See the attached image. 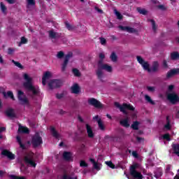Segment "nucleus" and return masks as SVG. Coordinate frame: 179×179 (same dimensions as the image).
<instances>
[{
    "label": "nucleus",
    "mask_w": 179,
    "mask_h": 179,
    "mask_svg": "<svg viewBox=\"0 0 179 179\" xmlns=\"http://www.w3.org/2000/svg\"><path fill=\"white\" fill-rule=\"evenodd\" d=\"M163 139H165L166 141H171V139L170 138V134H165L163 135Z\"/></svg>",
    "instance_id": "nucleus-52"
},
{
    "label": "nucleus",
    "mask_w": 179,
    "mask_h": 179,
    "mask_svg": "<svg viewBox=\"0 0 179 179\" xmlns=\"http://www.w3.org/2000/svg\"><path fill=\"white\" fill-rule=\"evenodd\" d=\"M145 99L146 101H148L150 104H152V106H155V101L152 99V98L149 95H145Z\"/></svg>",
    "instance_id": "nucleus-35"
},
{
    "label": "nucleus",
    "mask_w": 179,
    "mask_h": 179,
    "mask_svg": "<svg viewBox=\"0 0 179 179\" xmlns=\"http://www.w3.org/2000/svg\"><path fill=\"white\" fill-rule=\"evenodd\" d=\"M1 155L3 156H6L10 160H15V155H13L11 152L8 150H3L1 152Z\"/></svg>",
    "instance_id": "nucleus-14"
},
{
    "label": "nucleus",
    "mask_w": 179,
    "mask_h": 179,
    "mask_svg": "<svg viewBox=\"0 0 179 179\" xmlns=\"http://www.w3.org/2000/svg\"><path fill=\"white\" fill-rule=\"evenodd\" d=\"M48 86L50 89H57L62 86V81L61 80H52L49 83Z\"/></svg>",
    "instance_id": "nucleus-10"
},
{
    "label": "nucleus",
    "mask_w": 179,
    "mask_h": 179,
    "mask_svg": "<svg viewBox=\"0 0 179 179\" xmlns=\"http://www.w3.org/2000/svg\"><path fill=\"white\" fill-rule=\"evenodd\" d=\"M136 58L138 64L143 66L144 71H148V72H157L159 71V62H153L152 69H150L149 63L145 62L142 57L136 56Z\"/></svg>",
    "instance_id": "nucleus-2"
},
{
    "label": "nucleus",
    "mask_w": 179,
    "mask_h": 179,
    "mask_svg": "<svg viewBox=\"0 0 179 179\" xmlns=\"http://www.w3.org/2000/svg\"><path fill=\"white\" fill-rule=\"evenodd\" d=\"M99 58L100 59H104L106 58V55L103 53H99Z\"/></svg>",
    "instance_id": "nucleus-62"
},
{
    "label": "nucleus",
    "mask_w": 179,
    "mask_h": 179,
    "mask_svg": "<svg viewBox=\"0 0 179 179\" xmlns=\"http://www.w3.org/2000/svg\"><path fill=\"white\" fill-rule=\"evenodd\" d=\"M158 8L161 9L162 10H166V7H164L163 5L158 6Z\"/></svg>",
    "instance_id": "nucleus-63"
},
{
    "label": "nucleus",
    "mask_w": 179,
    "mask_h": 179,
    "mask_svg": "<svg viewBox=\"0 0 179 179\" xmlns=\"http://www.w3.org/2000/svg\"><path fill=\"white\" fill-rule=\"evenodd\" d=\"M49 38L52 40H57V38H60L61 34L54 31L53 30L48 31Z\"/></svg>",
    "instance_id": "nucleus-13"
},
{
    "label": "nucleus",
    "mask_w": 179,
    "mask_h": 179,
    "mask_svg": "<svg viewBox=\"0 0 179 179\" xmlns=\"http://www.w3.org/2000/svg\"><path fill=\"white\" fill-rule=\"evenodd\" d=\"M50 132L54 138H55L56 139H59V134H58V131H57L55 127H51Z\"/></svg>",
    "instance_id": "nucleus-20"
},
{
    "label": "nucleus",
    "mask_w": 179,
    "mask_h": 179,
    "mask_svg": "<svg viewBox=\"0 0 179 179\" xmlns=\"http://www.w3.org/2000/svg\"><path fill=\"white\" fill-rule=\"evenodd\" d=\"M173 89H174V85H169L168 87L169 92H173Z\"/></svg>",
    "instance_id": "nucleus-61"
},
{
    "label": "nucleus",
    "mask_w": 179,
    "mask_h": 179,
    "mask_svg": "<svg viewBox=\"0 0 179 179\" xmlns=\"http://www.w3.org/2000/svg\"><path fill=\"white\" fill-rule=\"evenodd\" d=\"M119 29H120V30H122V31H127V33H136L138 31V30L134 28L127 26L124 27L122 25H120Z\"/></svg>",
    "instance_id": "nucleus-12"
},
{
    "label": "nucleus",
    "mask_w": 179,
    "mask_h": 179,
    "mask_svg": "<svg viewBox=\"0 0 179 179\" xmlns=\"http://www.w3.org/2000/svg\"><path fill=\"white\" fill-rule=\"evenodd\" d=\"M148 22H150L152 26V30L153 31H156L157 30V27H156V22L153 19H149L148 20Z\"/></svg>",
    "instance_id": "nucleus-30"
},
{
    "label": "nucleus",
    "mask_w": 179,
    "mask_h": 179,
    "mask_svg": "<svg viewBox=\"0 0 179 179\" xmlns=\"http://www.w3.org/2000/svg\"><path fill=\"white\" fill-rule=\"evenodd\" d=\"M138 167V164H134L130 166V176L133 179H143V175L136 171Z\"/></svg>",
    "instance_id": "nucleus-4"
},
{
    "label": "nucleus",
    "mask_w": 179,
    "mask_h": 179,
    "mask_svg": "<svg viewBox=\"0 0 179 179\" xmlns=\"http://www.w3.org/2000/svg\"><path fill=\"white\" fill-rule=\"evenodd\" d=\"M85 149H86V145H85V144H81L78 148L79 153H85Z\"/></svg>",
    "instance_id": "nucleus-38"
},
{
    "label": "nucleus",
    "mask_w": 179,
    "mask_h": 179,
    "mask_svg": "<svg viewBox=\"0 0 179 179\" xmlns=\"http://www.w3.org/2000/svg\"><path fill=\"white\" fill-rule=\"evenodd\" d=\"M115 15L117 16V18L119 20H122V15L121 14V13H120V11L117 10H115Z\"/></svg>",
    "instance_id": "nucleus-39"
},
{
    "label": "nucleus",
    "mask_w": 179,
    "mask_h": 179,
    "mask_svg": "<svg viewBox=\"0 0 179 179\" xmlns=\"http://www.w3.org/2000/svg\"><path fill=\"white\" fill-rule=\"evenodd\" d=\"M173 179H179V169L178 170V174H176L175 176V177L173 178Z\"/></svg>",
    "instance_id": "nucleus-64"
},
{
    "label": "nucleus",
    "mask_w": 179,
    "mask_h": 179,
    "mask_svg": "<svg viewBox=\"0 0 179 179\" xmlns=\"http://www.w3.org/2000/svg\"><path fill=\"white\" fill-rule=\"evenodd\" d=\"M14 52H15V49H13L12 48H9L8 49V55H12V54H13Z\"/></svg>",
    "instance_id": "nucleus-55"
},
{
    "label": "nucleus",
    "mask_w": 179,
    "mask_h": 179,
    "mask_svg": "<svg viewBox=\"0 0 179 179\" xmlns=\"http://www.w3.org/2000/svg\"><path fill=\"white\" fill-rule=\"evenodd\" d=\"M98 127L101 131H104L106 129V127H104V124H103V121H101V119H99L98 120Z\"/></svg>",
    "instance_id": "nucleus-33"
},
{
    "label": "nucleus",
    "mask_w": 179,
    "mask_h": 179,
    "mask_svg": "<svg viewBox=\"0 0 179 179\" xmlns=\"http://www.w3.org/2000/svg\"><path fill=\"white\" fill-rule=\"evenodd\" d=\"M100 40V43L102 45H106V44L107 43V40H106V38L101 37L99 38Z\"/></svg>",
    "instance_id": "nucleus-51"
},
{
    "label": "nucleus",
    "mask_w": 179,
    "mask_h": 179,
    "mask_svg": "<svg viewBox=\"0 0 179 179\" xmlns=\"http://www.w3.org/2000/svg\"><path fill=\"white\" fill-rule=\"evenodd\" d=\"M137 12L140 13V15H148V10H146L145 8H141V7H138L136 8Z\"/></svg>",
    "instance_id": "nucleus-31"
},
{
    "label": "nucleus",
    "mask_w": 179,
    "mask_h": 179,
    "mask_svg": "<svg viewBox=\"0 0 179 179\" xmlns=\"http://www.w3.org/2000/svg\"><path fill=\"white\" fill-rule=\"evenodd\" d=\"M154 176L155 178H160L162 176H163V171L162 170V168H157L155 171H154Z\"/></svg>",
    "instance_id": "nucleus-19"
},
{
    "label": "nucleus",
    "mask_w": 179,
    "mask_h": 179,
    "mask_svg": "<svg viewBox=\"0 0 179 179\" xmlns=\"http://www.w3.org/2000/svg\"><path fill=\"white\" fill-rule=\"evenodd\" d=\"M171 167H172V166L170 164L166 165V169H165V173H173V172H171Z\"/></svg>",
    "instance_id": "nucleus-48"
},
{
    "label": "nucleus",
    "mask_w": 179,
    "mask_h": 179,
    "mask_svg": "<svg viewBox=\"0 0 179 179\" xmlns=\"http://www.w3.org/2000/svg\"><path fill=\"white\" fill-rule=\"evenodd\" d=\"M28 6H36V0H27Z\"/></svg>",
    "instance_id": "nucleus-40"
},
{
    "label": "nucleus",
    "mask_w": 179,
    "mask_h": 179,
    "mask_svg": "<svg viewBox=\"0 0 179 179\" xmlns=\"http://www.w3.org/2000/svg\"><path fill=\"white\" fill-rule=\"evenodd\" d=\"M7 97H10V99L15 101V96H13V92H12V91L7 92Z\"/></svg>",
    "instance_id": "nucleus-46"
},
{
    "label": "nucleus",
    "mask_w": 179,
    "mask_h": 179,
    "mask_svg": "<svg viewBox=\"0 0 179 179\" xmlns=\"http://www.w3.org/2000/svg\"><path fill=\"white\" fill-rule=\"evenodd\" d=\"M73 55V53H72L71 52H69L67 55H66L64 63L62 64V72H65L66 69V66H68V62H69V59L72 58Z\"/></svg>",
    "instance_id": "nucleus-9"
},
{
    "label": "nucleus",
    "mask_w": 179,
    "mask_h": 179,
    "mask_svg": "<svg viewBox=\"0 0 179 179\" xmlns=\"http://www.w3.org/2000/svg\"><path fill=\"white\" fill-rule=\"evenodd\" d=\"M27 38H24V36H22L21 38L20 44H27Z\"/></svg>",
    "instance_id": "nucleus-54"
},
{
    "label": "nucleus",
    "mask_w": 179,
    "mask_h": 179,
    "mask_svg": "<svg viewBox=\"0 0 179 179\" xmlns=\"http://www.w3.org/2000/svg\"><path fill=\"white\" fill-rule=\"evenodd\" d=\"M10 178L11 179H26V178L24 176H16L15 175H11Z\"/></svg>",
    "instance_id": "nucleus-50"
},
{
    "label": "nucleus",
    "mask_w": 179,
    "mask_h": 179,
    "mask_svg": "<svg viewBox=\"0 0 179 179\" xmlns=\"http://www.w3.org/2000/svg\"><path fill=\"white\" fill-rule=\"evenodd\" d=\"M65 24H66V29H68V30H73V29H75V27H73L69 22H65Z\"/></svg>",
    "instance_id": "nucleus-49"
},
{
    "label": "nucleus",
    "mask_w": 179,
    "mask_h": 179,
    "mask_svg": "<svg viewBox=\"0 0 179 179\" xmlns=\"http://www.w3.org/2000/svg\"><path fill=\"white\" fill-rule=\"evenodd\" d=\"M11 62L13 64H14V65H15V66H17V68H20V69H23L24 67L23 66V65H22V64H20L19 62H16L14 59H13L11 61Z\"/></svg>",
    "instance_id": "nucleus-34"
},
{
    "label": "nucleus",
    "mask_w": 179,
    "mask_h": 179,
    "mask_svg": "<svg viewBox=\"0 0 179 179\" xmlns=\"http://www.w3.org/2000/svg\"><path fill=\"white\" fill-rule=\"evenodd\" d=\"M88 166H89V164H87V163H86V161L81 160L80 162V167H87Z\"/></svg>",
    "instance_id": "nucleus-45"
},
{
    "label": "nucleus",
    "mask_w": 179,
    "mask_h": 179,
    "mask_svg": "<svg viewBox=\"0 0 179 179\" xmlns=\"http://www.w3.org/2000/svg\"><path fill=\"white\" fill-rule=\"evenodd\" d=\"M24 162H25L27 164H29L31 167L36 168V166H37V164H36V162L33 161V159H31V158L29 157L28 156H25L24 157Z\"/></svg>",
    "instance_id": "nucleus-16"
},
{
    "label": "nucleus",
    "mask_w": 179,
    "mask_h": 179,
    "mask_svg": "<svg viewBox=\"0 0 179 179\" xmlns=\"http://www.w3.org/2000/svg\"><path fill=\"white\" fill-rule=\"evenodd\" d=\"M0 6H1V11L3 12V13H5V12H6L7 10V8L6 6H5V4H3V2H1L0 3Z\"/></svg>",
    "instance_id": "nucleus-44"
},
{
    "label": "nucleus",
    "mask_w": 179,
    "mask_h": 179,
    "mask_svg": "<svg viewBox=\"0 0 179 179\" xmlns=\"http://www.w3.org/2000/svg\"><path fill=\"white\" fill-rule=\"evenodd\" d=\"M72 72L74 76H76L77 78H79V76H80V72L78 70V69H73Z\"/></svg>",
    "instance_id": "nucleus-37"
},
{
    "label": "nucleus",
    "mask_w": 179,
    "mask_h": 179,
    "mask_svg": "<svg viewBox=\"0 0 179 179\" xmlns=\"http://www.w3.org/2000/svg\"><path fill=\"white\" fill-rule=\"evenodd\" d=\"M71 93L73 94H79L80 93V87L79 86V84L75 83L73 85V86L71 87Z\"/></svg>",
    "instance_id": "nucleus-15"
},
{
    "label": "nucleus",
    "mask_w": 179,
    "mask_h": 179,
    "mask_svg": "<svg viewBox=\"0 0 179 179\" xmlns=\"http://www.w3.org/2000/svg\"><path fill=\"white\" fill-rule=\"evenodd\" d=\"M5 113L7 117H9L10 118H15V117H16V114H15L13 108H9L6 110Z\"/></svg>",
    "instance_id": "nucleus-18"
},
{
    "label": "nucleus",
    "mask_w": 179,
    "mask_h": 179,
    "mask_svg": "<svg viewBox=\"0 0 179 179\" xmlns=\"http://www.w3.org/2000/svg\"><path fill=\"white\" fill-rule=\"evenodd\" d=\"M166 99L171 104H176L179 101V96L175 92L167 94Z\"/></svg>",
    "instance_id": "nucleus-6"
},
{
    "label": "nucleus",
    "mask_w": 179,
    "mask_h": 179,
    "mask_svg": "<svg viewBox=\"0 0 179 179\" xmlns=\"http://www.w3.org/2000/svg\"><path fill=\"white\" fill-rule=\"evenodd\" d=\"M129 119L127 117L126 119H124L120 121V124L122 125V127H124L125 128H129V123L128 122Z\"/></svg>",
    "instance_id": "nucleus-25"
},
{
    "label": "nucleus",
    "mask_w": 179,
    "mask_h": 179,
    "mask_svg": "<svg viewBox=\"0 0 179 179\" xmlns=\"http://www.w3.org/2000/svg\"><path fill=\"white\" fill-rule=\"evenodd\" d=\"M88 103L90 106H93V107H95V108H103V103L94 98L88 99Z\"/></svg>",
    "instance_id": "nucleus-8"
},
{
    "label": "nucleus",
    "mask_w": 179,
    "mask_h": 179,
    "mask_svg": "<svg viewBox=\"0 0 179 179\" xmlns=\"http://www.w3.org/2000/svg\"><path fill=\"white\" fill-rule=\"evenodd\" d=\"M64 56H65V53H64V52L59 51L57 52V57L59 59H62V58H64Z\"/></svg>",
    "instance_id": "nucleus-42"
},
{
    "label": "nucleus",
    "mask_w": 179,
    "mask_h": 179,
    "mask_svg": "<svg viewBox=\"0 0 179 179\" xmlns=\"http://www.w3.org/2000/svg\"><path fill=\"white\" fill-rule=\"evenodd\" d=\"M18 131L20 132V134H29L30 132L29 128L22 126L19 127Z\"/></svg>",
    "instance_id": "nucleus-22"
},
{
    "label": "nucleus",
    "mask_w": 179,
    "mask_h": 179,
    "mask_svg": "<svg viewBox=\"0 0 179 179\" xmlns=\"http://www.w3.org/2000/svg\"><path fill=\"white\" fill-rule=\"evenodd\" d=\"M31 143L34 148H38L40 145L43 143V138L40 136L38 133H36L33 137L31 140Z\"/></svg>",
    "instance_id": "nucleus-5"
},
{
    "label": "nucleus",
    "mask_w": 179,
    "mask_h": 179,
    "mask_svg": "<svg viewBox=\"0 0 179 179\" xmlns=\"http://www.w3.org/2000/svg\"><path fill=\"white\" fill-rule=\"evenodd\" d=\"M147 90H148V92H155V87L148 86Z\"/></svg>",
    "instance_id": "nucleus-59"
},
{
    "label": "nucleus",
    "mask_w": 179,
    "mask_h": 179,
    "mask_svg": "<svg viewBox=\"0 0 179 179\" xmlns=\"http://www.w3.org/2000/svg\"><path fill=\"white\" fill-rule=\"evenodd\" d=\"M112 62H117L118 61V56L115 52H113L110 56Z\"/></svg>",
    "instance_id": "nucleus-26"
},
{
    "label": "nucleus",
    "mask_w": 179,
    "mask_h": 179,
    "mask_svg": "<svg viewBox=\"0 0 179 179\" xmlns=\"http://www.w3.org/2000/svg\"><path fill=\"white\" fill-rule=\"evenodd\" d=\"M87 134L90 138H94V134L93 133V130L92 129V127L89 125V124H85Z\"/></svg>",
    "instance_id": "nucleus-17"
},
{
    "label": "nucleus",
    "mask_w": 179,
    "mask_h": 179,
    "mask_svg": "<svg viewBox=\"0 0 179 179\" xmlns=\"http://www.w3.org/2000/svg\"><path fill=\"white\" fill-rule=\"evenodd\" d=\"M131 127L134 131H138V129H139V122H138V121L134 122L133 124H131Z\"/></svg>",
    "instance_id": "nucleus-29"
},
{
    "label": "nucleus",
    "mask_w": 179,
    "mask_h": 179,
    "mask_svg": "<svg viewBox=\"0 0 179 179\" xmlns=\"http://www.w3.org/2000/svg\"><path fill=\"white\" fill-rule=\"evenodd\" d=\"M16 139H17V142L20 145V148H21V149H22V150H26V145L24 144H22V138H20V136H17Z\"/></svg>",
    "instance_id": "nucleus-23"
},
{
    "label": "nucleus",
    "mask_w": 179,
    "mask_h": 179,
    "mask_svg": "<svg viewBox=\"0 0 179 179\" xmlns=\"http://www.w3.org/2000/svg\"><path fill=\"white\" fill-rule=\"evenodd\" d=\"M17 99H18L19 101H20L21 104L29 105L30 103L29 102V99H27V97H26V96H24V92H23L22 90L18 91Z\"/></svg>",
    "instance_id": "nucleus-7"
},
{
    "label": "nucleus",
    "mask_w": 179,
    "mask_h": 179,
    "mask_svg": "<svg viewBox=\"0 0 179 179\" xmlns=\"http://www.w3.org/2000/svg\"><path fill=\"white\" fill-rule=\"evenodd\" d=\"M115 106L119 108L121 113H123L124 115H128V111H135V107L131 105V103H124L122 105L120 104L118 102H115ZM127 110L128 111H127Z\"/></svg>",
    "instance_id": "nucleus-3"
},
{
    "label": "nucleus",
    "mask_w": 179,
    "mask_h": 179,
    "mask_svg": "<svg viewBox=\"0 0 179 179\" xmlns=\"http://www.w3.org/2000/svg\"><path fill=\"white\" fill-rule=\"evenodd\" d=\"M173 149L175 155H177L179 157V144H175L173 145Z\"/></svg>",
    "instance_id": "nucleus-32"
},
{
    "label": "nucleus",
    "mask_w": 179,
    "mask_h": 179,
    "mask_svg": "<svg viewBox=\"0 0 179 179\" xmlns=\"http://www.w3.org/2000/svg\"><path fill=\"white\" fill-rule=\"evenodd\" d=\"M178 73H179L178 68L172 69L169 71L167 72L166 78H167V79H170V78H173V76H176V75H178Z\"/></svg>",
    "instance_id": "nucleus-11"
},
{
    "label": "nucleus",
    "mask_w": 179,
    "mask_h": 179,
    "mask_svg": "<svg viewBox=\"0 0 179 179\" xmlns=\"http://www.w3.org/2000/svg\"><path fill=\"white\" fill-rule=\"evenodd\" d=\"M93 166L95 170H100V166H99V164H97V162H95L94 164H93Z\"/></svg>",
    "instance_id": "nucleus-56"
},
{
    "label": "nucleus",
    "mask_w": 179,
    "mask_h": 179,
    "mask_svg": "<svg viewBox=\"0 0 179 179\" xmlns=\"http://www.w3.org/2000/svg\"><path fill=\"white\" fill-rule=\"evenodd\" d=\"M166 129H171V122L170 121V116H166V124L164 125Z\"/></svg>",
    "instance_id": "nucleus-27"
},
{
    "label": "nucleus",
    "mask_w": 179,
    "mask_h": 179,
    "mask_svg": "<svg viewBox=\"0 0 179 179\" xmlns=\"http://www.w3.org/2000/svg\"><path fill=\"white\" fill-rule=\"evenodd\" d=\"M42 78L46 80L50 79V78H51V73L50 71H46Z\"/></svg>",
    "instance_id": "nucleus-41"
},
{
    "label": "nucleus",
    "mask_w": 179,
    "mask_h": 179,
    "mask_svg": "<svg viewBox=\"0 0 179 179\" xmlns=\"http://www.w3.org/2000/svg\"><path fill=\"white\" fill-rule=\"evenodd\" d=\"M106 164H107L108 166L110 167V169H115V165L111 161L106 162Z\"/></svg>",
    "instance_id": "nucleus-43"
},
{
    "label": "nucleus",
    "mask_w": 179,
    "mask_h": 179,
    "mask_svg": "<svg viewBox=\"0 0 179 179\" xmlns=\"http://www.w3.org/2000/svg\"><path fill=\"white\" fill-rule=\"evenodd\" d=\"M62 179H73V178H72L70 176H68L66 174H64L62 176Z\"/></svg>",
    "instance_id": "nucleus-57"
},
{
    "label": "nucleus",
    "mask_w": 179,
    "mask_h": 179,
    "mask_svg": "<svg viewBox=\"0 0 179 179\" xmlns=\"http://www.w3.org/2000/svg\"><path fill=\"white\" fill-rule=\"evenodd\" d=\"M103 65H105L104 64H103V59H101L98 62V69H102L103 68Z\"/></svg>",
    "instance_id": "nucleus-53"
},
{
    "label": "nucleus",
    "mask_w": 179,
    "mask_h": 179,
    "mask_svg": "<svg viewBox=\"0 0 179 179\" xmlns=\"http://www.w3.org/2000/svg\"><path fill=\"white\" fill-rule=\"evenodd\" d=\"M171 59L172 61H176V59H179V53L178 52H173L171 53Z\"/></svg>",
    "instance_id": "nucleus-24"
},
{
    "label": "nucleus",
    "mask_w": 179,
    "mask_h": 179,
    "mask_svg": "<svg viewBox=\"0 0 179 179\" xmlns=\"http://www.w3.org/2000/svg\"><path fill=\"white\" fill-rule=\"evenodd\" d=\"M162 66L164 69H167L169 68V64L167 63V60L166 59L163 60Z\"/></svg>",
    "instance_id": "nucleus-47"
},
{
    "label": "nucleus",
    "mask_w": 179,
    "mask_h": 179,
    "mask_svg": "<svg viewBox=\"0 0 179 179\" xmlns=\"http://www.w3.org/2000/svg\"><path fill=\"white\" fill-rule=\"evenodd\" d=\"M103 69H99L96 71V76H98V79H101L103 78V71H101Z\"/></svg>",
    "instance_id": "nucleus-36"
},
{
    "label": "nucleus",
    "mask_w": 179,
    "mask_h": 179,
    "mask_svg": "<svg viewBox=\"0 0 179 179\" xmlns=\"http://www.w3.org/2000/svg\"><path fill=\"white\" fill-rule=\"evenodd\" d=\"M63 158L64 159V160L69 162V160H71V159L72 158V153L71 152L65 151L63 153Z\"/></svg>",
    "instance_id": "nucleus-21"
},
{
    "label": "nucleus",
    "mask_w": 179,
    "mask_h": 179,
    "mask_svg": "<svg viewBox=\"0 0 179 179\" xmlns=\"http://www.w3.org/2000/svg\"><path fill=\"white\" fill-rule=\"evenodd\" d=\"M6 2H8V3H9L10 5H13V3H16L15 0H6Z\"/></svg>",
    "instance_id": "nucleus-58"
},
{
    "label": "nucleus",
    "mask_w": 179,
    "mask_h": 179,
    "mask_svg": "<svg viewBox=\"0 0 179 179\" xmlns=\"http://www.w3.org/2000/svg\"><path fill=\"white\" fill-rule=\"evenodd\" d=\"M101 69H104L107 72H113V67L108 64L103 65Z\"/></svg>",
    "instance_id": "nucleus-28"
},
{
    "label": "nucleus",
    "mask_w": 179,
    "mask_h": 179,
    "mask_svg": "<svg viewBox=\"0 0 179 179\" xmlns=\"http://www.w3.org/2000/svg\"><path fill=\"white\" fill-rule=\"evenodd\" d=\"M57 99H58L59 100H60V99H62V97H64V94H57L56 95Z\"/></svg>",
    "instance_id": "nucleus-60"
},
{
    "label": "nucleus",
    "mask_w": 179,
    "mask_h": 179,
    "mask_svg": "<svg viewBox=\"0 0 179 179\" xmlns=\"http://www.w3.org/2000/svg\"><path fill=\"white\" fill-rule=\"evenodd\" d=\"M22 78L25 82L22 83L24 89L27 90V92H31L32 94L31 95V97H33L34 96H37L39 92L37 90L36 87L33 85V78L29 76V74L24 73L22 75Z\"/></svg>",
    "instance_id": "nucleus-1"
}]
</instances>
